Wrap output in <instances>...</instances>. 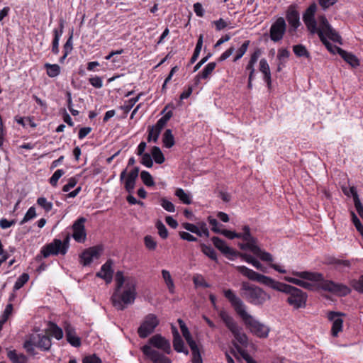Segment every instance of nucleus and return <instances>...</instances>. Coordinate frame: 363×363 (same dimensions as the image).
Returning a JSON list of instances; mask_svg holds the SVG:
<instances>
[{"instance_id": "nucleus-1", "label": "nucleus", "mask_w": 363, "mask_h": 363, "mask_svg": "<svg viewBox=\"0 0 363 363\" xmlns=\"http://www.w3.org/2000/svg\"><path fill=\"white\" fill-rule=\"evenodd\" d=\"M236 269L243 276L251 281H257L272 289L288 294L287 303L294 309L305 308L307 301V294L301 289L293 286L284 284L269 277L259 274L245 266H237Z\"/></svg>"}, {"instance_id": "nucleus-2", "label": "nucleus", "mask_w": 363, "mask_h": 363, "mask_svg": "<svg viewBox=\"0 0 363 363\" xmlns=\"http://www.w3.org/2000/svg\"><path fill=\"white\" fill-rule=\"evenodd\" d=\"M291 274L298 278L285 277L284 279L289 283L308 290H314L318 287L340 296H345L350 293V289L347 286L325 280L321 273L308 271H293Z\"/></svg>"}, {"instance_id": "nucleus-3", "label": "nucleus", "mask_w": 363, "mask_h": 363, "mask_svg": "<svg viewBox=\"0 0 363 363\" xmlns=\"http://www.w3.org/2000/svg\"><path fill=\"white\" fill-rule=\"evenodd\" d=\"M115 281L116 287L111 300L117 310L123 311L127 306L133 303L136 298L137 280L133 277H125L123 272L118 271Z\"/></svg>"}, {"instance_id": "nucleus-4", "label": "nucleus", "mask_w": 363, "mask_h": 363, "mask_svg": "<svg viewBox=\"0 0 363 363\" xmlns=\"http://www.w3.org/2000/svg\"><path fill=\"white\" fill-rule=\"evenodd\" d=\"M223 294L252 333L260 338L268 336L269 328L247 312L245 304L233 291L225 289Z\"/></svg>"}, {"instance_id": "nucleus-5", "label": "nucleus", "mask_w": 363, "mask_h": 363, "mask_svg": "<svg viewBox=\"0 0 363 363\" xmlns=\"http://www.w3.org/2000/svg\"><path fill=\"white\" fill-rule=\"evenodd\" d=\"M316 10V4H312L306 9L303 14V21L310 33L313 35L324 29L326 35L330 40L341 43L342 39L340 35L332 28L325 16L322 15L318 16L319 26H317V21L315 18Z\"/></svg>"}, {"instance_id": "nucleus-6", "label": "nucleus", "mask_w": 363, "mask_h": 363, "mask_svg": "<svg viewBox=\"0 0 363 363\" xmlns=\"http://www.w3.org/2000/svg\"><path fill=\"white\" fill-rule=\"evenodd\" d=\"M155 348L167 354H170L172 350L168 340L160 334H156L148 340L147 344L143 346L141 350L145 357L152 363H172L169 357Z\"/></svg>"}, {"instance_id": "nucleus-7", "label": "nucleus", "mask_w": 363, "mask_h": 363, "mask_svg": "<svg viewBox=\"0 0 363 363\" xmlns=\"http://www.w3.org/2000/svg\"><path fill=\"white\" fill-rule=\"evenodd\" d=\"M240 291L243 298L250 304L257 306H263L271 298L270 295L262 288L248 282L242 283Z\"/></svg>"}, {"instance_id": "nucleus-8", "label": "nucleus", "mask_w": 363, "mask_h": 363, "mask_svg": "<svg viewBox=\"0 0 363 363\" xmlns=\"http://www.w3.org/2000/svg\"><path fill=\"white\" fill-rule=\"evenodd\" d=\"M51 345L50 337L43 333H33L23 343L24 349L31 355L37 354L35 347H38L42 351H49Z\"/></svg>"}, {"instance_id": "nucleus-9", "label": "nucleus", "mask_w": 363, "mask_h": 363, "mask_svg": "<svg viewBox=\"0 0 363 363\" xmlns=\"http://www.w3.org/2000/svg\"><path fill=\"white\" fill-rule=\"evenodd\" d=\"M219 316L228 329L232 333L236 341L242 346L246 347L248 345V337L243 332L242 328L238 325L233 318L225 310H221L219 312Z\"/></svg>"}, {"instance_id": "nucleus-10", "label": "nucleus", "mask_w": 363, "mask_h": 363, "mask_svg": "<svg viewBox=\"0 0 363 363\" xmlns=\"http://www.w3.org/2000/svg\"><path fill=\"white\" fill-rule=\"evenodd\" d=\"M160 320L156 315L149 313L145 316L140 327L138 328V333L140 338H145L152 334L157 326L159 325Z\"/></svg>"}, {"instance_id": "nucleus-11", "label": "nucleus", "mask_w": 363, "mask_h": 363, "mask_svg": "<svg viewBox=\"0 0 363 363\" xmlns=\"http://www.w3.org/2000/svg\"><path fill=\"white\" fill-rule=\"evenodd\" d=\"M140 169L138 167H134L127 175V169H123L120 174L121 182L124 181V187L125 190L131 194L135 188L136 180L138 177Z\"/></svg>"}, {"instance_id": "nucleus-12", "label": "nucleus", "mask_w": 363, "mask_h": 363, "mask_svg": "<svg viewBox=\"0 0 363 363\" xmlns=\"http://www.w3.org/2000/svg\"><path fill=\"white\" fill-rule=\"evenodd\" d=\"M41 253L45 258L50 255H57L59 254L65 255L66 254V247H62L61 240L54 239L52 242L43 247Z\"/></svg>"}, {"instance_id": "nucleus-13", "label": "nucleus", "mask_w": 363, "mask_h": 363, "mask_svg": "<svg viewBox=\"0 0 363 363\" xmlns=\"http://www.w3.org/2000/svg\"><path fill=\"white\" fill-rule=\"evenodd\" d=\"M86 218L84 217L79 218L72 225L73 234L72 238L74 240L79 242L83 243L86 238V233L84 227Z\"/></svg>"}, {"instance_id": "nucleus-14", "label": "nucleus", "mask_w": 363, "mask_h": 363, "mask_svg": "<svg viewBox=\"0 0 363 363\" xmlns=\"http://www.w3.org/2000/svg\"><path fill=\"white\" fill-rule=\"evenodd\" d=\"M286 25L282 17L279 18L270 28V38L274 42H278L283 38Z\"/></svg>"}, {"instance_id": "nucleus-15", "label": "nucleus", "mask_w": 363, "mask_h": 363, "mask_svg": "<svg viewBox=\"0 0 363 363\" xmlns=\"http://www.w3.org/2000/svg\"><path fill=\"white\" fill-rule=\"evenodd\" d=\"M254 255L259 257L260 259H262L264 262H267L269 263V267L272 269H274L275 271L281 273V274H286V270L284 269L281 266L274 264L273 261V256L265 251H263L260 249V247L257 245V247H254Z\"/></svg>"}, {"instance_id": "nucleus-16", "label": "nucleus", "mask_w": 363, "mask_h": 363, "mask_svg": "<svg viewBox=\"0 0 363 363\" xmlns=\"http://www.w3.org/2000/svg\"><path fill=\"white\" fill-rule=\"evenodd\" d=\"M243 233L240 238H242L245 243H241L239 245L242 250H250L254 253V247L257 246V240L252 236L250 233V228L247 225H245L242 228Z\"/></svg>"}, {"instance_id": "nucleus-17", "label": "nucleus", "mask_w": 363, "mask_h": 363, "mask_svg": "<svg viewBox=\"0 0 363 363\" xmlns=\"http://www.w3.org/2000/svg\"><path fill=\"white\" fill-rule=\"evenodd\" d=\"M113 262L111 259L107 260L101 267L99 272L96 273V277L103 279L106 284H110L113 279V270L112 269Z\"/></svg>"}, {"instance_id": "nucleus-18", "label": "nucleus", "mask_w": 363, "mask_h": 363, "mask_svg": "<svg viewBox=\"0 0 363 363\" xmlns=\"http://www.w3.org/2000/svg\"><path fill=\"white\" fill-rule=\"evenodd\" d=\"M340 315L341 313L334 311H330L328 315V319L333 321L331 331L334 337L337 336L338 333L341 331L342 328L343 320L340 317Z\"/></svg>"}, {"instance_id": "nucleus-19", "label": "nucleus", "mask_w": 363, "mask_h": 363, "mask_svg": "<svg viewBox=\"0 0 363 363\" xmlns=\"http://www.w3.org/2000/svg\"><path fill=\"white\" fill-rule=\"evenodd\" d=\"M173 334V347L177 352H184L186 354H189V351L184 349V341L182 339L177 329L175 326H172Z\"/></svg>"}, {"instance_id": "nucleus-20", "label": "nucleus", "mask_w": 363, "mask_h": 363, "mask_svg": "<svg viewBox=\"0 0 363 363\" xmlns=\"http://www.w3.org/2000/svg\"><path fill=\"white\" fill-rule=\"evenodd\" d=\"M286 19L289 24L294 30H296L301 24L299 13L291 6L287 11Z\"/></svg>"}, {"instance_id": "nucleus-21", "label": "nucleus", "mask_w": 363, "mask_h": 363, "mask_svg": "<svg viewBox=\"0 0 363 363\" xmlns=\"http://www.w3.org/2000/svg\"><path fill=\"white\" fill-rule=\"evenodd\" d=\"M212 242L215 247L225 255H230L235 256L237 252L230 247L227 246L225 242L218 237H213Z\"/></svg>"}, {"instance_id": "nucleus-22", "label": "nucleus", "mask_w": 363, "mask_h": 363, "mask_svg": "<svg viewBox=\"0 0 363 363\" xmlns=\"http://www.w3.org/2000/svg\"><path fill=\"white\" fill-rule=\"evenodd\" d=\"M65 330L67 342L74 347H79L81 345V340L76 335L74 329L70 325H67Z\"/></svg>"}, {"instance_id": "nucleus-23", "label": "nucleus", "mask_w": 363, "mask_h": 363, "mask_svg": "<svg viewBox=\"0 0 363 363\" xmlns=\"http://www.w3.org/2000/svg\"><path fill=\"white\" fill-rule=\"evenodd\" d=\"M259 71L264 75V80L267 83V87L270 89L272 86L271 72L269 65L264 58L261 59L259 61Z\"/></svg>"}, {"instance_id": "nucleus-24", "label": "nucleus", "mask_w": 363, "mask_h": 363, "mask_svg": "<svg viewBox=\"0 0 363 363\" xmlns=\"http://www.w3.org/2000/svg\"><path fill=\"white\" fill-rule=\"evenodd\" d=\"M317 34L318 35L320 41L323 43V44L326 47V48L330 52H333V53L337 52L340 55V50H342V49L336 45H333L326 39V38L325 36V35H326L325 30L324 29L320 30Z\"/></svg>"}, {"instance_id": "nucleus-25", "label": "nucleus", "mask_w": 363, "mask_h": 363, "mask_svg": "<svg viewBox=\"0 0 363 363\" xmlns=\"http://www.w3.org/2000/svg\"><path fill=\"white\" fill-rule=\"evenodd\" d=\"M340 55L352 67H356L359 65L358 58L351 52H348L344 50H340Z\"/></svg>"}, {"instance_id": "nucleus-26", "label": "nucleus", "mask_w": 363, "mask_h": 363, "mask_svg": "<svg viewBox=\"0 0 363 363\" xmlns=\"http://www.w3.org/2000/svg\"><path fill=\"white\" fill-rule=\"evenodd\" d=\"M7 357L12 363H27L28 357L16 350H10L7 352Z\"/></svg>"}, {"instance_id": "nucleus-27", "label": "nucleus", "mask_w": 363, "mask_h": 363, "mask_svg": "<svg viewBox=\"0 0 363 363\" xmlns=\"http://www.w3.org/2000/svg\"><path fill=\"white\" fill-rule=\"evenodd\" d=\"M63 23L61 22L60 23V30H57V29L54 30V38L52 40V52L57 55L59 53V41L61 35L63 33Z\"/></svg>"}, {"instance_id": "nucleus-28", "label": "nucleus", "mask_w": 363, "mask_h": 363, "mask_svg": "<svg viewBox=\"0 0 363 363\" xmlns=\"http://www.w3.org/2000/svg\"><path fill=\"white\" fill-rule=\"evenodd\" d=\"M350 191L353 196L354 206L356 208V210H357L358 214L359 215V216L363 219V206L359 199V196L357 194L356 189L354 186H351Z\"/></svg>"}, {"instance_id": "nucleus-29", "label": "nucleus", "mask_w": 363, "mask_h": 363, "mask_svg": "<svg viewBox=\"0 0 363 363\" xmlns=\"http://www.w3.org/2000/svg\"><path fill=\"white\" fill-rule=\"evenodd\" d=\"M216 66V62H210L205 66L203 71L198 74L196 78L199 79V78L206 79L209 77V76L212 74L213 70L215 69Z\"/></svg>"}, {"instance_id": "nucleus-30", "label": "nucleus", "mask_w": 363, "mask_h": 363, "mask_svg": "<svg viewBox=\"0 0 363 363\" xmlns=\"http://www.w3.org/2000/svg\"><path fill=\"white\" fill-rule=\"evenodd\" d=\"M161 272L162 278L168 288L169 293L174 294V284L169 272L166 269H162Z\"/></svg>"}, {"instance_id": "nucleus-31", "label": "nucleus", "mask_w": 363, "mask_h": 363, "mask_svg": "<svg viewBox=\"0 0 363 363\" xmlns=\"http://www.w3.org/2000/svg\"><path fill=\"white\" fill-rule=\"evenodd\" d=\"M163 143L167 148H170L174 145V138L170 129H167L163 135Z\"/></svg>"}, {"instance_id": "nucleus-32", "label": "nucleus", "mask_w": 363, "mask_h": 363, "mask_svg": "<svg viewBox=\"0 0 363 363\" xmlns=\"http://www.w3.org/2000/svg\"><path fill=\"white\" fill-rule=\"evenodd\" d=\"M151 154L156 163L162 164L164 162V156L159 147L154 146L152 148Z\"/></svg>"}, {"instance_id": "nucleus-33", "label": "nucleus", "mask_w": 363, "mask_h": 363, "mask_svg": "<svg viewBox=\"0 0 363 363\" xmlns=\"http://www.w3.org/2000/svg\"><path fill=\"white\" fill-rule=\"evenodd\" d=\"M175 196H177L179 200L184 204L191 203V199L189 194H186L184 189L178 188L175 191Z\"/></svg>"}, {"instance_id": "nucleus-34", "label": "nucleus", "mask_w": 363, "mask_h": 363, "mask_svg": "<svg viewBox=\"0 0 363 363\" xmlns=\"http://www.w3.org/2000/svg\"><path fill=\"white\" fill-rule=\"evenodd\" d=\"M293 51L297 57H305L306 58L310 57L309 52L307 50L306 47L301 44L294 45L293 47Z\"/></svg>"}, {"instance_id": "nucleus-35", "label": "nucleus", "mask_w": 363, "mask_h": 363, "mask_svg": "<svg viewBox=\"0 0 363 363\" xmlns=\"http://www.w3.org/2000/svg\"><path fill=\"white\" fill-rule=\"evenodd\" d=\"M45 67L47 69V74L50 77H55L60 73V67L57 64H45Z\"/></svg>"}, {"instance_id": "nucleus-36", "label": "nucleus", "mask_w": 363, "mask_h": 363, "mask_svg": "<svg viewBox=\"0 0 363 363\" xmlns=\"http://www.w3.org/2000/svg\"><path fill=\"white\" fill-rule=\"evenodd\" d=\"M13 311V305L12 303H9L6 305L4 313L2 315L0 318V329L1 328L2 325L7 321L9 316L11 315Z\"/></svg>"}, {"instance_id": "nucleus-37", "label": "nucleus", "mask_w": 363, "mask_h": 363, "mask_svg": "<svg viewBox=\"0 0 363 363\" xmlns=\"http://www.w3.org/2000/svg\"><path fill=\"white\" fill-rule=\"evenodd\" d=\"M50 335L55 337L57 340H61L63 337L62 330L58 327L56 324L50 323Z\"/></svg>"}, {"instance_id": "nucleus-38", "label": "nucleus", "mask_w": 363, "mask_h": 363, "mask_svg": "<svg viewBox=\"0 0 363 363\" xmlns=\"http://www.w3.org/2000/svg\"><path fill=\"white\" fill-rule=\"evenodd\" d=\"M28 280L29 275L26 273H23L16 281L13 286V291L19 290Z\"/></svg>"}, {"instance_id": "nucleus-39", "label": "nucleus", "mask_w": 363, "mask_h": 363, "mask_svg": "<svg viewBox=\"0 0 363 363\" xmlns=\"http://www.w3.org/2000/svg\"><path fill=\"white\" fill-rule=\"evenodd\" d=\"M140 178L147 186H152L155 185V182L152 175L147 171H142L140 173Z\"/></svg>"}, {"instance_id": "nucleus-40", "label": "nucleus", "mask_w": 363, "mask_h": 363, "mask_svg": "<svg viewBox=\"0 0 363 363\" xmlns=\"http://www.w3.org/2000/svg\"><path fill=\"white\" fill-rule=\"evenodd\" d=\"M201 250L206 256L214 261H217V255L213 248L206 245H201Z\"/></svg>"}, {"instance_id": "nucleus-41", "label": "nucleus", "mask_w": 363, "mask_h": 363, "mask_svg": "<svg viewBox=\"0 0 363 363\" xmlns=\"http://www.w3.org/2000/svg\"><path fill=\"white\" fill-rule=\"evenodd\" d=\"M234 346L239 354L242 356V357L247 362V363H257L250 356V354L245 350L242 349L238 344L235 343Z\"/></svg>"}, {"instance_id": "nucleus-42", "label": "nucleus", "mask_w": 363, "mask_h": 363, "mask_svg": "<svg viewBox=\"0 0 363 363\" xmlns=\"http://www.w3.org/2000/svg\"><path fill=\"white\" fill-rule=\"evenodd\" d=\"M37 203L42 207L46 212H49L52 208V203L47 200L45 197H39Z\"/></svg>"}, {"instance_id": "nucleus-43", "label": "nucleus", "mask_w": 363, "mask_h": 363, "mask_svg": "<svg viewBox=\"0 0 363 363\" xmlns=\"http://www.w3.org/2000/svg\"><path fill=\"white\" fill-rule=\"evenodd\" d=\"M160 131L156 130L155 128L152 126H150L148 128V136H147V141H153L156 143L159 138V136L160 135Z\"/></svg>"}, {"instance_id": "nucleus-44", "label": "nucleus", "mask_w": 363, "mask_h": 363, "mask_svg": "<svg viewBox=\"0 0 363 363\" xmlns=\"http://www.w3.org/2000/svg\"><path fill=\"white\" fill-rule=\"evenodd\" d=\"M160 203L162 207L168 212H174L175 211L174 205L166 198H161L160 199Z\"/></svg>"}, {"instance_id": "nucleus-45", "label": "nucleus", "mask_w": 363, "mask_h": 363, "mask_svg": "<svg viewBox=\"0 0 363 363\" xmlns=\"http://www.w3.org/2000/svg\"><path fill=\"white\" fill-rule=\"evenodd\" d=\"M290 53L286 48H280L278 50L277 60L281 63L286 62V60L289 57Z\"/></svg>"}, {"instance_id": "nucleus-46", "label": "nucleus", "mask_w": 363, "mask_h": 363, "mask_svg": "<svg viewBox=\"0 0 363 363\" xmlns=\"http://www.w3.org/2000/svg\"><path fill=\"white\" fill-rule=\"evenodd\" d=\"M249 45H250L249 40H246L242 43V45L238 49V50L237 52V55L233 60L234 62H236L237 60H240L245 55V53L247 50Z\"/></svg>"}, {"instance_id": "nucleus-47", "label": "nucleus", "mask_w": 363, "mask_h": 363, "mask_svg": "<svg viewBox=\"0 0 363 363\" xmlns=\"http://www.w3.org/2000/svg\"><path fill=\"white\" fill-rule=\"evenodd\" d=\"M35 216H36L35 208L33 206H32V207L29 208V209L27 211L23 218L20 222V224L21 225L24 224L25 223L28 222V220L34 218Z\"/></svg>"}, {"instance_id": "nucleus-48", "label": "nucleus", "mask_w": 363, "mask_h": 363, "mask_svg": "<svg viewBox=\"0 0 363 363\" xmlns=\"http://www.w3.org/2000/svg\"><path fill=\"white\" fill-rule=\"evenodd\" d=\"M182 226L185 230L190 231L193 233H195L199 236H202V233L199 228L196 225L189 223H184L182 224Z\"/></svg>"}, {"instance_id": "nucleus-49", "label": "nucleus", "mask_w": 363, "mask_h": 363, "mask_svg": "<svg viewBox=\"0 0 363 363\" xmlns=\"http://www.w3.org/2000/svg\"><path fill=\"white\" fill-rule=\"evenodd\" d=\"M65 174V171L63 169H57L55 172L52 176L50 178V184L56 186L57 184V182L59 179Z\"/></svg>"}, {"instance_id": "nucleus-50", "label": "nucleus", "mask_w": 363, "mask_h": 363, "mask_svg": "<svg viewBox=\"0 0 363 363\" xmlns=\"http://www.w3.org/2000/svg\"><path fill=\"white\" fill-rule=\"evenodd\" d=\"M140 95L141 94H140L135 98L129 99L128 101L125 103V104L123 106V109L124 110L125 112H128L130 111L133 106L138 101Z\"/></svg>"}, {"instance_id": "nucleus-51", "label": "nucleus", "mask_w": 363, "mask_h": 363, "mask_svg": "<svg viewBox=\"0 0 363 363\" xmlns=\"http://www.w3.org/2000/svg\"><path fill=\"white\" fill-rule=\"evenodd\" d=\"M145 247L150 250H155L157 242L150 235H146L144 238Z\"/></svg>"}, {"instance_id": "nucleus-52", "label": "nucleus", "mask_w": 363, "mask_h": 363, "mask_svg": "<svg viewBox=\"0 0 363 363\" xmlns=\"http://www.w3.org/2000/svg\"><path fill=\"white\" fill-rule=\"evenodd\" d=\"M156 226L158 230V233L160 236L163 239L167 238L168 236V231L165 225L161 221L159 220L157 221Z\"/></svg>"}, {"instance_id": "nucleus-53", "label": "nucleus", "mask_w": 363, "mask_h": 363, "mask_svg": "<svg viewBox=\"0 0 363 363\" xmlns=\"http://www.w3.org/2000/svg\"><path fill=\"white\" fill-rule=\"evenodd\" d=\"M141 158V164L144 166L150 168L153 165V162L151 155L149 153H145L144 155H140Z\"/></svg>"}, {"instance_id": "nucleus-54", "label": "nucleus", "mask_w": 363, "mask_h": 363, "mask_svg": "<svg viewBox=\"0 0 363 363\" xmlns=\"http://www.w3.org/2000/svg\"><path fill=\"white\" fill-rule=\"evenodd\" d=\"M193 281L194 284L196 286H203V287H208L209 285L206 282L203 277L200 274H196L193 277Z\"/></svg>"}, {"instance_id": "nucleus-55", "label": "nucleus", "mask_w": 363, "mask_h": 363, "mask_svg": "<svg viewBox=\"0 0 363 363\" xmlns=\"http://www.w3.org/2000/svg\"><path fill=\"white\" fill-rule=\"evenodd\" d=\"M352 222L357 230V231L360 233L363 238V225H362L359 219L357 218V216L355 215L354 213H352Z\"/></svg>"}, {"instance_id": "nucleus-56", "label": "nucleus", "mask_w": 363, "mask_h": 363, "mask_svg": "<svg viewBox=\"0 0 363 363\" xmlns=\"http://www.w3.org/2000/svg\"><path fill=\"white\" fill-rule=\"evenodd\" d=\"M81 259H82V262H83L84 265L89 264L94 259L90 254L89 249L84 250L82 252V254L81 255Z\"/></svg>"}, {"instance_id": "nucleus-57", "label": "nucleus", "mask_w": 363, "mask_h": 363, "mask_svg": "<svg viewBox=\"0 0 363 363\" xmlns=\"http://www.w3.org/2000/svg\"><path fill=\"white\" fill-rule=\"evenodd\" d=\"M89 83L95 88L100 89L103 86V81L100 77H91L89 79Z\"/></svg>"}, {"instance_id": "nucleus-58", "label": "nucleus", "mask_w": 363, "mask_h": 363, "mask_svg": "<svg viewBox=\"0 0 363 363\" xmlns=\"http://www.w3.org/2000/svg\"><path fill=\"white\" fill-rule=\"evenodd\" d=\"M220 234L223 235L224 236H225L226 238H228L229 239H234L235 238H241L242 233H238L233 232V231L228 230H223L220 232Z\"/></svg>"}, {"instance_id": "nucleus-59", "label": "nucleus", "mask_w": 363, "mask_h": 363, "mask_svg": "<svg viewBox=\"0 0 363 363\" xmlns=\"http://www.w3.org/2000/svg\"><path fill=\"white\" fill-rule=\"evenodd\" d=\"M77 183V180L74 177H71L68 180V183L62 187L64 192H68L72 188L74 187Z\"/></svg>"}, {"instance_id": "nucleus-60", "label": "nucleus", "mask_w": 363, "mask_h": 363, "mask_svg": "<svg viewBox=\"0 0 363 363\" xmlns=\"http://www.w3.org/2000/svg\"><path fill=\"white\" fill-rule=\"evenodd\" d=\"M72 50V34L67 39V42L64 45L63 52H65V55H68L69 52H71Z\"/></svg>"}, {"instance_id": "nucleus-61", "label": "nucleus", "mask_w": 363, "mask_h": 363, "mask_svg": "<svg viewBox=\"0 0 363 363\" xmlns=\"http://www.w3.org/2000/svg\"><path fill=\"white\" fill-rule=\"evenodd\" d=\"M101 361L99 357H98L96 354L89 355L85 357L83 360L82 363H101Z\"/></svg>"}, {"instance_id": "nucleus-62", "label": "nucleus", "mask_w": 363, "mask_h": 363, "mask_svg": "<svg viewBox=\"0 0 363 363\" xmlns=\"http://www.w3.org/2000/svg\"><path fill=\"white\" fill-rule=\"evenodd\" d=\"M187 343L191 348L192 355L199 356V354H200V352L196 342L193 339H191V340H189V342H187Z\"/></svg>"}, {"instance_id": "nucleus-63", "label": "nucleus", "mask_w": 363, "mask_h": 363, "mask_svg": "<svg viewBox=\"0 0 363 363\" xmlns=\"http://www.w3.org/2000/svg\"><path fill=\"white\" fill-rule=\"evenodd\" d=\"M16 223L15 220H9L6 218H1L0 220V227L2 229H7Z\"/></svg>"}, {"instance_id": "nucleus-64", "label": "nucleus", "mask_w": 363, "mask_h": 363, "mask_svg": "<svg viewBox=\"0 0 363 363\" xmlns=\"http://www.w3.org/2000/svg\"><path fill=\"white\" fill-rule=\"evenodd\" d=\"M354 288L357 291L363 293V276H361L359 279L354 282Z\"/></svg>"}]
</instances>
